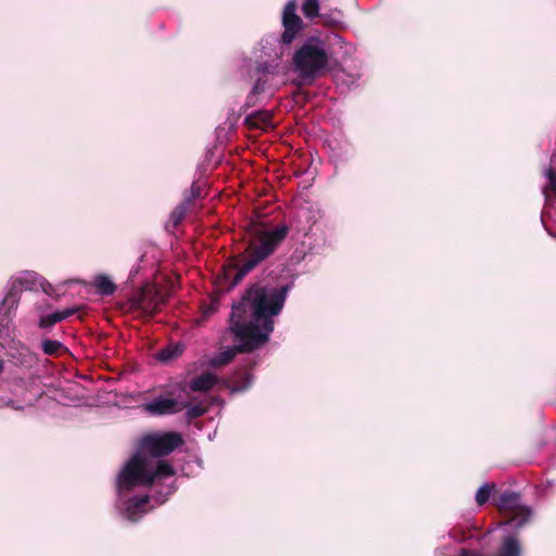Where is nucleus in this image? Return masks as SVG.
Here are the masks:
<instances>
[{
	"label": "nucleus",
	"mask_w": 556,
	"mask_h": 556,
	"mask_svg": "<svg viewBox=\"0 0 556 556\" xmlns=\"http://www.w3.org/2000/svg\"><path fill=\"white\" fill-rule=\"evenodd\" d=\"M184 349V345L180 343L169 344L157 352L156 359L162 363L170 362L179 357L182 354Z\"/></svg>",
	"instance_id": "obj_20"
},
{
	"label": "nucleus",
	"mask_w": 556,
	"mask_h": 556,
	"mask_svg": "<svg viewBox=\"0 0 556 556\" xmlns=\"http://www.w3.org/2000/svg\"><path fill=\"white\" fill-rule=\"evenodd\" d=\"M545 184L542 192L545 199V205L541 214V222L548 235L556 238V232L549 230L547 220L556 223V152L552 155L549 164L542 170Z\"/></svg>",
	"instance_id": "obj_9"
},
{
	"label": "nucleus",
	"mask_w": 556,
	"mask_h": 556,
	"mask_svg": "<svg viewBox=\"0 0 556 556\" xmlns=\"http://www.w3.org/2000/svg\"><path fill=\"white\" fill-rule=\"evenodd\" d=\"M496 492L495 483H484L476 492L475 501L478 506H482L494 495Z\"/></svg>",
	"instance_id": "obj_22"
},
{
	"label": "nucleus",
	"mask_w": 556,
	"mask_h": 556,
	"mask_svg": "<svg viewBox=\"0 0 556 556\" xmlns=\"http://www.w3.org/2000/svg\"><path fill=\"white\" fill-rule=\"evenodd\" d=\"M150 502L149 495L134 496L131 497L125 508L126 517L131 521H137L140 516L144 513V507Z\"/></svg>",
	"instance_id": "obj_16"
},
{
	"label": "nucleus",
	"mask_w": 556,
	"mask_h": 556,
	"mask_svg": "<svg viewBox=\"0 0 556 556\" xmlns=\"http://www.w3.org/2000/svg\"><path fill=\"white\" fill-rule=\"evenodd\" d=\"M238 118H239V115L236 118L228 117L227 124H228L229 129H233L235 128V125H236Z\"/></svg>",
	"instance_id": "obj_28"
},
{
	"label": "nucleus",
	"mask_w": 556,
	"mask_h": 556,
	"mask_svg": "<svg viewBox=\"0 0 556 556\" xmlns=\"http://www.w3.org/2000/svg\"><path fill=\"white\" fill-rule=\"evenodd\" d=\"M42 352L49 356H58L61 351L66 352L67 349L58 340L45 339L41 342Z\"/></svg>",
	"instance_id": "obj_23"
},
{
	"label": "nucleus",
	"mask_w": 556,
	"mask_h": 556,
	"mask_svg": "<svg viewBox=\"0 0 556 556\" xmlns=\"http://www.w3.org/2000/svg\"><path fill=\"white\" fill-rule=\"evenodd\" d=\"M323 216V211L316 204H306L300 208L299 218L301 222L307 225L304 228L305 236L313 235L314 226H316L321 220Z\"/></svg>",
	"instance_id": "obj_15"
},
{
	"label": "nucleus",
	"mask_w": 556,
	"mask_h": 556,
	"mask_svg": "<svg viewBox=\"0 0 556 556\" xmlns=\"http://www.w3.org/2000/svg\"><path fill=\"white\" fill-rule=\"evenodd\" d=\"M329 52L325 40L306 38L292 55V71L298 85H311L328 67Z\"/></svg>",
	"instance_id": "obj_3"
},
{
	"label": "nucleus",
	"mask_w": 556,
	"mask_h": 556,
	"mask_svg": "<svg viewBox=\"0 0 556 556\" xmlns=\"http://www.w3.org/2000/svg\"><path fill=\"white\" fill-rule=\"evenodd\" d=\"M205 194L204 188L199 182H193L190 190L185 192L184 199L190 198L191 206L195 200L204 198Z\"/></svg>",
	"instance_id": "obj_26"
},
{
	"label": "nucleus",
	"mask_w": 556,
	"mask_h": 556,
	"mask_svg": "<svg viewBox=\"0 0 556 556\" xmlns=\"http://www.w3.org/2000/svg\"><path fill=\"white\" fill-rule=\"evenodd\" d=\"M79 311V306H74L71 308H65L63 311H58L49 315L41 316L38 321V327L41 329H47L54 326L58 323L65 320L66 318L73 316Z\"/></svg>",
	"instance_id": "obj_17"
},
{
	"label": "nucleus",
	"mask_w": 556,
	"mask_h": 556,
	"mask_svg": "<svg viewBox=\"0 0 556 556\" xmlns=\"http://www.w3.org/2000/svg\"><path fill=\"white\" fill-rule=\"evenodd\" d=\"M3 369H4V363L2 359H0V375L2 374Z\"/></svg>",
	"instance_id": "obj_30"
},
{
	"label": "nucleus",
	"mask_w": 556,
	"mask_h": 556,
	"mask_svg": "<svg viewBox=\"0 0 556 556\" xmlns=\"http://www.w3.org/2000/svg\"><path fill=\"white\" fill-rule=\"evenodd\" d=\"M24 286V279L17 278L13 280L9 287V290L1 302V308L5 316H10V314L16 309L21 294Z\"/></svg>",
	"instance_id": "obj_14"
},
{
	"label": "nucleus",
	"mask_w": 556,
	"mask_h": 556,
	"mask_svg": "<svg viewBox=\"0 0 556 556\" xmlns=\"http://www.w3.org/2000/svg\"><path fill=\"white\" fill-rule=\"evenodd\" d=\"M245 128L247 127H263L269 125V115L267 113H260L257 116L253 114L245 115Z\"/></svg>",
	"instance_id": "obj_24"
},
{
	"label": "nucleus",
	"mask_w": 556,
	"mask_h": 556,
	"mask_svg": "<svg viewBox=\"0 0 556 556\" xmlns=\"http://www.w3.org/2000/svg\"><path fill=\"white\" fill-rule=\"evenodd\" d=\"M186 405L175 399L156 397L143 405V409L150 415L162 416L180 412Z\"/></svg>",
	"instance_id": "obj_13"
},
{
	"label": "nucleus",
	"mask_w": 556,
	"mask_h": 556,
	"mask_svg": "<svg viewBox=\"0 0 556 556\" xmlns=\"http://www.w3.org/2000/svg\"><path fill=\"white\" fill-rule=\"evenodd\" d=\"M166 303V295L155 286L142 288L132 300V306L141 311L146 316L153 317L161 305Z\"/></svg>",
	"instance_id": "obj_10"
},
{
	"label": "nucleus",
	"mask_w": 556,
	"mask_h": 556,
	"mask_svg": "<svg viewBox=\"0 0 556 556\" xmlns=\"http://www.w3.org/2000/svg\"><path fill=\"white\" fill-rule=\"evenodd\" d=\"M519 530H510L503 528V535L501 538L495 556H522V545L518 534ZM463 556H485L480 552L464 553Z\"/></svg>",
	"instance_id": "obj_12"
},
{
	"label": "nucleus",
	"mask_w": 556,
	"mask_h": 556,
	"mask_svg": "<svg viewBox=\"0 0 556 556\" xmlns=\"http://www.w3.org/2000/svg\"><path fill=\"white\" fill-rule=\"evenodd\" d=\"M302 12L307 18L317 17L319 15V1L304 0L302 4Z\"/></svg>",
	"instance_id": "obj_25"
},
{
	"label": "nucleus",
	"mask_w": 556,
	"mask_h": 556,
	"mask_svg": "<svg viewBox=\"0 0 556 556\" xmlns=\"http://www.w3.org/2000/svg\"><path fill=\"white\" fill-rule=\"evenodd\" d=\"M189 210L190 198H187L184 199L182 202L173 210L169 215L168 225H172L174 228L178 227Z\"/></svg>",
	"instance_id": "obj_21"
},
{
	"label": "nucleus",
	"mask_w": 556,
	"mask_h": 556,
	"mask_svg": "<svg viewBox=\"0 0 556 556\" xmlns=\"http://www.w3.org/2000/svg\"><path fill=\"white\" fill-rule=\"evenodd\" d=\"M206 410H207V407L201 403L190 405L187 409V418L189 420L199 418V417L203 416L206 413Z\"/></svg>",
	"instance_id": "obj_27"
},
{
	"label": "nucleus",
	"mask_w": 556,
	"mask_h": 556,
	"mask_svg": "<svg viewBox=\"0 0 556 556\" xmlns=\"http://www.w3.org/2000/svg\"><path fill=\"white\" fill-rule=\"evenodd\" d=\"M219 352L208 364L211 367H223L231 363L238 354L243 353V295L231 304V312L226 327L218 338Z\"/></svg>",
	"instance_id": "obj_4"
},
{
	"label": "nucleus",
	"mask_w": 556,
	"mask_h": 556,
	"mask_svg": "<svg viewBox=\"0 0 556 556\" xmlns=\"http://www.w3.org/2000/svg\"><path fill=\"white\" fill-rule=\"evenodd\" d=\"M93 286L97 292L102 296L112 295L116 290V285L106 275H98L93 279Z\"/></svg>",
	"instance_id": "obj_19"
},
{
	"label": "nucleus",
	"mask_w": 556,
	"mask_h": 556,
	"mask_svg": "<svg viewBox=\"0 0 556 556\" xmlns=\"http://www.w3.org/2000/svg\"><path fill=\"white\" fill-rule=\"evenodd\" d=\"M175 468L167 460L152 462L139 452L123 466L117 478L118 492H130L136 486H151L155 481L173 477Z\"/></svg>",
	"instance_id": "obj_2"
},
{
	"label": "nucleus",
	"mask_w": 556,
	"mask_h": 556,
	"mask_svg": "<svg viewBox=\"0 0 556 556\" xmlns=\"http://www.w3.org/2000/svg\"><path fill=\"white\" fill-rule=\"evenodd\" d=\"M42 290L46 294L48 295H51V292H52V286L51 285H47V286H42Z\"/></svg>",
	"instance_id": "obj_29"
},
{
	"label": "nucleus",
	"mask_w": 556,
	"mask_h": 556,
	"mask_svg": "<svg viewBox=\"0 0 556 556\" xmlns=\"http://www.w3.org/2000/svg\"><path fill=\"white\" fill-rule=\"evenodd\" d=\"M290 287H270L257 282L245 290L251 315L245 320V370L261 362L260 349L265 346L275 329L276 318L281 314ZM254 378L245 371V390Z\"/></svg>",
	"instance_id": "obj_1"
},
{
	"label": "nucleus",
	"mask_w": 556,
	"mask_h": 556,
	"mask_svg": "<svg viewBox=\"0 0 556 556\" xmlns=\"http://www.w3.org/2000/svg\"><path fill=\"white\" fill-rule=\"evenodd\" d=\"M261 225L262 228L255 231L249 248H245V275L271 255L289 231L286 225H280L273 230H267L264 222H261Z\"/></svg>",
	"instance_id": "obj_5"
},
{
	"label": "nucleus",
	"mask_w": 556,
	"mask_h": 556,
	"mask_svg": "<svg viewBox=\"0 0 556 556\" xmlns=\"http://www.w3.org/2000/svg\"><path fill=\"white\" fill-rule=\"evenodd\" d=\"M243 278V265L238 258L224 264L220 273L216 276L214 281V290L210 295V303L201 304V318L198 323H203L208 319L218 309L219 298L224 292L232 290Z\"/></svg>",
	"instance_id": "obj_6"
},
{
	"label": "nucleus",
	"mask_w": 556,
	"mask_h": 556,
	"mask_svg": "<svg viewBox=\"0 0 556 556\" xmlns=\"http://www.w3.org/2000/svg\"><path fill=\"white\" fill-rule=\"evenodd\" d=\"M182 444L184 439L178 432L152 433L140 440L138 452L146 457H163L169 455Z\"/></svg>",
	"instance_id": "obj_8"
},
{
	"label": "nucleus",
	"mask_w": 556,
	"mask_h": 556,
	"mask_svg": "<svg viewBox=\"0 0 556 556\" xmlns=\"http://www.w3.org/2000/svg\"><path fill=\"white\" fill-rule=\"evenodd\" d=\"M248 228H249V225L245 223V226H244L245 232L248 231Z\"/></svg>",
	"instance_id": "obj_31"
},
{
	"label": "nucleus",
	"mask_w": 556,
	"mask_h": 556,
	"mask_svg": "<svg viewBox=\"0 0 556 556\" xmlns=\"http://www.w3.org/2000/svg\"><path fill=\"white\" fill-rule=\"evenodd\" d=\"M496 507L508 515V519L501 523L502 528L520 530L530 522L533 517V509L522 503L521 495L513 491H504L495 501Z\"/></svg>",
	"instance_id": "obj_7"
},
{
	"label": "nucleus",
	"mask_w": 556,
	"mask_h": 556,
	"mask_svg": "<svg viewBox=\"0 0 556 556\" xmlns=\"http://www.w3.org/2000/svg\"><path fill=\"white\" fill-rule=\"evenodd\" d=\"M296 7L295 0H290L285 5L282 12L283 33L280 38L277 39L283 45H290L303 29V21L296 14Z\"/></svg>",
	"instance_id": "obj_11"
},
{
	"label": "nucleus",
	"mask_w": 556,
	"mask_h": 556,
	"mask_svg": "<svg viewBox=\"0 0 556 556\" xmlns=\"http://www.w3.org/2000/svg\"><path fill=\"white\" fill-rule=\"evenodd\" d=\"M216 383V377L210 372H204L190 382V389L193 392H205L211 390Z\"/></svg>",
	"instance_id": "obj_18"
}]
</instances>
